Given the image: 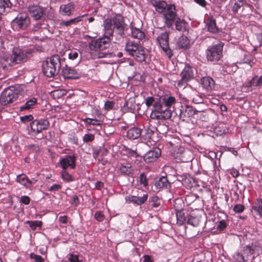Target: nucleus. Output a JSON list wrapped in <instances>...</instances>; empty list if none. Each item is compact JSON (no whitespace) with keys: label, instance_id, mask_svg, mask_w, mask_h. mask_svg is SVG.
I'll return each mask as SVG.
<instances>
[{"label":"nucleus","instance_id":"1","mask_svg":"<svg viewBox=\"0 0 262 262\" xmlns=\"http://www.w3.org/2000/svg\"><path fill=\"white\" fill-rule=\"evenodd\" d=\"M152 5L156 10L162 14V18L165 26L168 28L173 29L174 23L176 29L179 31L186 30L187 22L183 19L177 17L176 6L173 4H167L164 1H155Z\"/></svg>","mask_w":262,"mask_h":262},{"label":"nucleus","instance_id":"2","mask_svg":"<svg viewBox=\"0 0 262 262\" xmlns=\"http://www.w3.org/2000/svg\"><path fill=\"white\" fill-rule=\"evenodd\" d=\"M103 25L105 35L97 39L91 40L88 45L90 54L94 59L106 57L107 54L102 51L110 47L111 42L110 37L113 36L115 28L112 19L110 18L104 19Z\"/></svg>","mask_w":262,"mask_h":262},{"label":"nucleus","instance_id":"3","mask_svg":"<svg viewBox=\"0 0 262 262\" xmlns=\"http://www.w3.org/2000/svg\"><path fill=\"white\" fill-rule=\"evenodd\" d=\"M177 102L174 96L164 95L158 98L154 104V111L157 112L156 117L158 119H167L171 118L172 112L170 108Z\"/></svg>","mask_w":262,"mask_h":262},{"label":"nucleus","instance_id":"4","mask_svg":"<svg viewBox=\"0 0 262 262\" xmlns=\"http://www.w3.org/2000/svg\"><path fill=\"white\" fill-rule=\"evenodd\" d=\"M62 61L58 55H54L47 59L42 64V72L45 76L51 77L59 73Z\"/></svg>","mask_w":262,"mask_h":262},{"label":"nucleus","instance_id":"5","mask_svg":"<svg viewBox=\"0 0 262 262\" xmlns=\"http://www.w3.org/2000/svg\"><path fill=\"white\" fill-rule=\"evenodd\" d=\"M18 91L14 88H9L4 90L0 96V102L6 105L15 101L18 98Z\"/></svg>","mask_w":262,"mask_h":262},{"label":"nucleus","instance_id":"6","mask_svg":"<svg viewBox=\"0 0 262 262\" xmlns=\"http://www.w3.org/2000/svg\"><path fill=\"white\" fill-rule=\"evenodd\" d=\"M223 45L221 43L213 45L207 49L206 55L208 60L217 61L222 56Z\"/></svg>","mask_w":262,"mask_h":262},{"label":"nucleus","instance_id":"7","mask_svg":"<svg viewBox=\"0 0 262 262\" xmlns=\"http://www.w3.org/2000/svg\"><path fill=\"white\" fill-rule=\"evenodd\" d=\"M160 47L169 58L172 56V52L169 46V34L167 32L161 33L157 38Z\"/></svg>","mask_w":262,"mask_h":262},{"label":"nucleus","instance_id":"8","mask_svg":"<svg viewBox=\"0 0 262 262\" xmlns=\"http://www.w3.org/2000/svg\"><path fill=\"white\" fill-rule=\"evenodd\" d=\"M12 24L16 28L25 30L30 25V19L27 13H20L12 20Z\"/></svg>","mask_w":262,"mask_h":262},{"label":"nucleus","instance_id":"9","mask_svg":"<svg viewBox=\"0 0 262 262\" xmlns=\"http://www.w3.org/2000/svg\"><path fill=\"white\" fill-rule=\"evenodd\" d=\"M49 126V122L47 119H36L31 123V128L32 132L36 134H39L42 130L47 129Z\"/></svg>","mask_w":262,"mask_h":262},{"label":"nucleus","instance_id":"10","mask_svg":"<svg viewBox=\"0 0 262 262\" xmlns=\"http://www.w3.org/2000/svg\"><path fill=\"white\" fill-rule=\"evenodd\" d=\"M181 79L179 81L178 85L182 87L184 84L193 78V72L192 68L189 66H186L181 73Z\"/></svg>","mask_w":262,"mask_h":262},{"label":"nucleus","instance_id":"11","mask_svg":"<svg viewBox=\"0 0 262 262\" xmlns=\"http://www.w3.org/2000/svg\"><path fill=\"white\" fill-rule=\"evenodd\" d=\"M186 95L188 99L191 100L194 103H201L203 101L204 95L200 94L191 87L186 90Z\"/></svg>","mask_w":262,"mask_h":262},{"label":"nucleus","instance_id":"12","mask_svg":"<svg viewBox=\"0 0 262 262\" xmlns=\"http://www.w3.org/2000/svg\"><path fill=\"white\" fill-rule=\"evenodd\" d=\"M26 55L19 50L16 49L13 52L11 57L7 59L9 66H13L14 64H17L21 61H26Z\"/></svg>","mask_w":262,"mask_h":262},{"label":"nucleus","instance_id":"13","mask_svg":"<svg viewBox=\"0 0 262 262\" xmlns=\"http://www.w3.org/2000/svg\"><path fill=\"white\" fill-rule=\"evenodd\" d=\"M111 19L117 33L120 35L124 34L125 24L122 16L116 15Z\"/></svg>","mask_w":262,"mask_h":262},{"label":"nucleus","instance_id":"14","mask_svg":"<svg viewBox=\"0 0 262 262\" xmlns=\"http://www.w3.org/2000/svg\"><path fill=\"white\" fill-rule=\"evenodd\" d=\"M75 161L76 158L74 156H66L60 159L59 165L64 170H66L69 167L74 169L76 166Z\"/></svg>","mask_w":262,"mask_h":262},{"label":"nucleus","instance_id":"15","mask_svg":"<svg viewBox=\"0 0 262 262\" xmlns=\"http://www.w3.org/2000/svg\"><path fill=\"white\" fill-rule=\"evenodd\" d=\"M31 16L35 20L41 19L45 15V10L38 6H32L29 8Z\"/></svg>","mask_w":262,"mask_h":262},{"label":"nucleus","instance_id":"16","mask_svg":"<svg viewBox=\"0 0 262 262\" xmlns=\"http://www.w3.org/2000/svg\"><path fill=\"white\" fill-rule=\"evenodd\" d=\"M148 199L147 193L143 194L142 196H137L135 195H129L126 197V201L129 203H133L137 205H141L143 204Z\"/></svg>","mask_w":262,"mask_h":262},{"label":"nucleus","instance_id":"17","mask_svg":"<svg viewBox=\"0 0 262 262\" xmlns=\"http://www.w3.org/2000/svg\"><path fill=\"white\" fill-rule=\"evenodd\" d=\"M161 155L159 148L151 150L147 152L143 157L144 161L146 163H151L155 161Z\"/></svg>","mask_w":262,"mask_h":262},{"label":"nucleus","instance_id":"18","mask_svg":"<svg viewBox=\"0 0 262 262\" xmlns=\"http://www.w3.org/2000/svg\"><path fill=\"white\" fill-rule=\"evenodd\" d=\"M62 73L65 78L77 79L79 77V74L76 70L67 65L63 67Z\"/></svg>","mask_w":262,"mask_h":262},{"label":"nucleus","instance_id":"19","mask_svg":"<svg viewBox=\"0 0 262 262\" xmlns=\"http://www.w3.org/2000/svg\"><path fill=\"white\" fill-rule=\"evenodd\" d=\"M74 8V4L73 3H70L67 4L61 5L60 7L59 11L62 15L70 16Z\"/></svg>","mask_w":262,"mask_h":262},{"label":"nucleus","instance_id":"20","mask_svg":"<svg viewBox=\"0 0 262 262\" xmlns=\"http://www.w3.org/2000/svg\"><path fill=\"white\" fill-rule=\"evenodd\" d=\"M141 47L142 46L139 43L128 40L126 43L125 49L128 54L132 56L133 53Z\"/></svg>","mask_w":262,"mask_h":262},{"label":"nucleus","instance_id":"21","mask_svg":"<svg viewBox=\"0 0 262 262\" xmlns=\"http://www.w3.org/2000/svg\"><path fill=\"white\" fill-rule=\"evenodd\" d=\"M146 54L144 49L143 47L139 48L132 56L138 62H142L145 60Z\"/></svg>","mask_w":262,"mask_h":262},{"label":"nucleus","instance_id":"22","mask_svg":"<svg viewBox=\"0 0 262 262\" xmlns=\"http://www.w3.org/2000/svg\"><path fill=\"white\" fill-rule=\"evenodd\" d=\"M202 222V216L199 214L192 213L187 220V223L193 227L198 226Z\"/></svg>","mask_w":262,"mask_h":262},{"label":"nucleus","instance_id":"23","mask_svg":"<svg viewBox=\"0 0 262 262\" xmlns=\"http://www.w3.org/2000/svg\"><path fill=\"white\" fill-rule=\"evenodd\" d=\"M141 135V130L137 127H133L127 132V137L132 140L138 138Z\"/></svg>","mask_w":262,"mask_h":262},{"label":"nucleus","instance_id":"24","mask_svg":"<svg viewBox=\"0 0 262 262\" xmlns=\"http://www.w3.org/2000/svg\"><path fill=\"white\" fill-rule=\"evenodd\" d=\"M201 84L206 90H211L214 86V81L210 77H205L201 79Z\"/></svg>","mask_w":262,"mask_h":262},{"label":"nucleus","instance_id":"25","mask_svg":"<svg viewBox=\"0 0 262 262\" xmlns=\"http://www.w3.org/2000/svg\"><path fill=\"white\" fill-rule=\"evenodd\" d=\"M120 170L122 174L126 176H130L134 171V169L131 164L128 163L121 164L120 167Z\"/></svg>","mask_w":262,"mask_h":262},{"label":"nucleus","instance_id":"26","mask_svg":"<svg viewBox=\"0 0 262 262\" xmlns=\"http://www.w3.org/2000/svg\"><path fill=\"white\" fill-rule=\"evenodd\" d=\"M131 35L132 37L138 39H143L145 37L144 32L133 26H131Z\"/></svg>","mask_w":262,"mask_h":262},{"label":"nucleus","instance_id":"27","mask_svg":"<svg viewBox=\"0 0 262 262\" xmlns=\"http://www.w3.org/2000/svg\"><path fill=\"white\" fill-rule=\"evenodd\" d=\"M169 185V182L166 177H162L155 182V187L156 189L160 190L164 188H167Z\"/></svg>","mask_w":262,"mask_h":262},{"label":"nucleus","instance_id":"28","mask_svg":"<svg viewBox=\"0 0 262 262\" xmlns=\"http://www.w3.org/2000/svg\"><path fill=\"white\" fill-rule=\"evenodd\" d=\"M177 44L180 49H187L190 47V41L186 36H182L179 37Z\"/></svg>","mask_w":262,"mask_h":262},{"label":"nucleus","instance_id":"29","mask_svg":"<svg viewBox=\"0 0 262 262\" xmlns=\"http://www.w3.org/2000/svg\"><path fill=\"white\" fill-rule=\"evenodd\" d=\"M16 180L17 182L26 187H30L32 184V182L24 174L17 176Z\"/></svg>","mask_w":262,"mask_h":262},{"label":"nucleus","instance_id":"30","mask_svg":"<svg viewBox=\"0 0 262 262\" xmlns=\"http://www.w3.org/2000/svg\"><path fill=\"white\" fill-rule=\"evenodd\" d=\"M85 15L78 16L76 18H74L73 19H71L67 21H61L59 23V26L61 27L66 26L68 27L69 26H71V25H75L77 24V23L80 21L82 20V17H84Z\"/></svg>","mask_w":262,"mask_h":262},{"label":"nucleus","instance_id":"31","mask_svg":"<svg viewBox=\"0 0 262 262\" xmlns=\"http://www.w3.org/2000/svg\"><path fill=\"white\" fill-rule=\"evenodd\" d=\"M206 27L207 28L208 31L211 33H215L218 31L215 20L212 18L209 19L206 23Z\"/></svg>","mask_w":262,"mask_h":262},{"label":"nucleus","instance_id":"32","mask_svg":"<svg viewBox=\"0 0 262 262\" xmlns=\"http://www.w3.org/2000/svg\"><path fill=\"white\" fill-rule=\"evenodd\" d=\"M199 111L194 110L192 106L186 105L182 114L185 117H190L194 115Z\"/></svg>","mask_w":262,"mask_h":262},{"label":"nucleus","instance_id":"33","mask_svg":"<svg viewBox=\"0 0 262 262\" xmlns=\"http://www.w3.org/2000/svg\"><path fill=\"white\" fill-rule=\"evenodd\" d=\"M36 98H32L31 99L27 101L24 105L21 106L20 107V111H23L25 110H29L32 107V106L36 104Z\"/></svg>","mask_w":262,"mask_h":262},{"label":"nucleus","instance_id":"34","mask_svg":"<svg viewBox=\"0 0 262 262\" xmlns=\"http://www.w3.org/2000/svg\"><path fill=\"white\" fill-rule=\"evenodd\" d=\"M27 223L33 230H36L38 227L40 228L42 225V222L39 221H28Z\"/></svg>","mask_w":262,"mask_h":262},{"label":"nucleus","instance_id":"35","mask_svg":"<svg viewBox=\"0 0 262 262\" xmlns=\"http://www.w3.org/2000/svg\"><path fill=\"white\" fill-rule=\"evenodd\" d=\"M253 209L256 211L258 214L262 216V200H257Z\"/></svg>","mask_w":262,"mask_h":262},{"label":"nucleus","instance_id":"36","mask_svg":"<svg viewBox=\"0 0 262 262\" xmlns=\"http://www.w3.org/2000/svg\"><path fill=\"white\" fill-rule=\"evenodd\" d=\"M150 202L151 203V206L157 208L160 205V201L159 198L156 196H152L150 200Z\"/></svg>","mask_w":262,"mask_h":262},{"label":"nucleus","instance_id":"37","mask_svg":"<svg viewBox=\"0 0 262 262\" xmlns=\"http://www.w3.org/2000/svg\"><path fill=\"white\" fill-rule=\"evenodd\" d=\"M61 177L62 179L67 182L72 181V177L71 174H70L66 170L63 169L61 172Z\"/></svg>","mask_w":262,"mask_h":262},{"label":"nucleus","instance_id":"38","mask_svg":"<svg viewBox=\"0 0 262 262\" xmlns=\"http://www.w3.org/2000/svg\"><path fill=\"white\" fill-rule=\"evenodd\" d=\"M157 100H158V99H156L154 97H153L152 96L147 97L145 99V103L147 107H149V106H150L151 105L154 106V104L155 102Z\"/></svg>","mask_w":262,"mask_h":262},{"label":"nucleus","instance_id":"39","mask_svg":"<svg viewBox=\"0 0 262 262\" xmlns=\"http://www.w3.org/2000/svg\"><path fill=\"white\" fill-rule=\"evenodd\" d=\"M30 258L32 259H34L35 262H44V259L39 255H37L34 254V253H31L30 254Z\"/></svg>","mask_w":262,"mask_h":262},{"label":"nucleus","instance_id":"40","mask_svg":"<svg viewBox=\"0 0 262 262\" xmlns=\"http://www.w3.org/2000/svg\"><path fill=\"white\" fill-rule=\"evenodd\" d=\"M115 103L114 101H106L104 106V108L106 111H110L114 108Z\"/></svg>","mask_w":262,"mask_h":262},{"label":"nucleus","instance_id":"41","mask_svg":"<svg viewBox=\"0 0 262 262\" xmlns=\"http://www.w3.org/2000/svg\"><path fill=\"white\" fill-rule=\"evenodd\" d=\"M95 136L92 134H85L83 137V141L84 142H92L94 140Z\"/></svg>","mask_w":262,"mask_h":262},{"label":"nucleus","instance_id":"42","mask_svg":"<svg viewBox=\"0 0 262 262\" xmlns=\"http://www.w3.org/2000/svg\"><path fill=\"white\" fill-rule=\"evenodd\" d=\"M140 182L141 184H142L144 187H146L148 185L147 179L146 176L144 173H142L140 176Z\"/></svg>","mask_w":262,"mask_h":262},{"label":"nucleus","instance_id":"43","mask_svg":"<svg viewBox=\"0 0 262 262\" xmlns=\"http://www.w3.org/2000/svg\"><path fill=\"white\" fill-rule=\"evenodd\" d=\"M20 119L22 122L26 123L33 120V117L32 115H26L20 117Z\"/></svg>","mask_w":262,"mask_h":262},{"label":"nucleus","instance_id":"44","mask_svg":"<svg viewBox=\"0 0 262 262\" xmlns=\"http://www.w3.org/2000/svg\"><path fill=\"white\" fill-rule=\"evenodd\" d=\"M95 219L98 222H102L104 219V214L101 211H97L94 215Z\"/></svg>","mask_w":262,"mask_h":262},{"label":"nucleus","instance_id":"45","mask_svg":"<svg viewBox=\"0 0 262 262\" xmlns=\"http://www.w3.org/2000/svg\"><path fill=\"white\" fill-rule=\"evenodd\" d=\"M126 152L128 156L136 158L140 155L137 152L136 150L131 149L130 148L126 149Z\"/></svg>","mask_w":262,"mask_h":262},{"label":"nucleus","instance_id":"46","mask_svg":"<svg viewBox=\"0 0 262 262\" xmlns=\"http://www.w3.org/2000/svg\"><path fill=\"white\" fill-rule=\"evenodd\" d=\"M244 206L242 204H237L234 208L233 210L236 213H241L244 210Z\"/></svg>","mask_w":262,"mask_h":262},{"label":"nucleus","instance_id":"47","mask_svg":"<svg viewBox=\"0 0 262 262\" xmlns=\"http://www.w3.org/2000/svg\"><path fill=\"white\" fill-rule=\"evenodd\" d=\"M146 133L144 135L145 138L147 140H150L151 139V136L154 134V132L150 129V128H148L145 129Z\"/></svg>","mask_w":262,"mask_h":262},{"label":"nucleus","instance_id":"48","mask_svg":"<svg viewBox=\"0 0 262 262\" xmlns=\"http://www.w3.org/2000/svg\"><path fill=\"white\" fill-rule=\"evenodd\" d=\"M78 56V53L76 51H71L68 54L69 58L72 60L76 59Z\"/></svg>","mask_w":262,"mask_h":262},{"label":"nucleus","instance_id":"49","mask_svg":"<svg viewBox=\"0 0 262 262\" xmlns=\"http://www.w3.org/2000/svg\"><path fill=\"white\" fill-rule=\"evenodd\" d=\"M244 251L247 255H251L253 254L254 250L251 246H246L244 248Z\"/></svg>","mask_w":262,"mask_h":262},{"label":"nucleus","instance_id":"50","mask_svg":"<svg viewBox=\"0 0 262 262\" xmlns=\"http://www.w3.org/2000/svg\"><path fill=\"white\" fill-rule=\"evenodd\" d=\"M244 5L242 3L235 2L232 8V10L234 13L237 12L239 9Z\"/></svg>","mask_w":262,"mask_h":262},{"label":"nucleus","instance_id":"51","mask_svg":"<svg viewBox=\"0 0 262 262\" xmlns=\"http://www.w3.org/2000/svg\"><path fill=\"white\" fill-rule=\"evenodd\" d=\"M227 227V224L224 220L220 222L219 224L217 226V229L220 230H223Z\"/></svg>","mask_w":262,"mask_h":262},{"label":"nucleus","instance_id":"52","mask_svg":"<svg viewBox=\"0 0 262 262\" xmlns=\"http://www.w3.org/2000/svg\"><path fill=\"white\" fill-rule=\"evenodd\" d=\"M61 187L60 184H54L49 188L50 191H57Z\"/></svg>","mask_w":262,"mask_h":262},{"label":"nucleus","instance_id":"53","mask_svg":"<svg viewBox=\"0 0 262 262\" xmlns=\"http://www.w3.org/2000/svg\"><path fill=\"white\" fill-rule=\"evenodd\" d=\"M68 259L71 262H79L78 256L76 255L70 254Z\"/></svg>","mask_w":262,"mask_h":262},{"label":"nucleus","instance_id":"54","mask_svg":"<svg viewBox=\"0 0 262 262\" xmlns=\"http://www.w3.org/2000/svg\"><path fill=\"white\" fill-rule=\"evenodd\" d=\"M20 201L22 203L26 205H28L30 203V198L28 196H23L21 197Z\"/></svg>","mask_w":262,"mask_h":262},{"label":"nucleus","instance_id":"55","mask_svg":"<svg viewBox=\"0 0 262 262\" xmlns=\"http://www.w3.org/2000/svg\"><path fill=\"white\" fill-rule=\"evenodd\" d=\"M184 213L182 212L181 211H178L177 213V217L178 220L183 221L185 220V217L184 216Z\"/></svg>","mask_w":262,"mask_h":262},{"label":"nucleus","instance_id":"56","mask_svg":"<svg viewBox=\"0 0 262 262\" xmlns=\"http://www.w3.org/2000/svg\"><path fill=\"white\" fill-rule=\"evenodd\" d=\"M59 221L63 224H66L68 222V217L67 215L61 216L59 217Z\"/></svg>","mask_w":262,"mask_h":262},{"label":"nucleus","instance_id":"57","mask_svg":"<svg viewBox=\"0 0 262 262\" xmlns=\"http://www.w3.org/2000/svg\"><path fill=\"white\" fill-rule=\"evenodd\" d=\"M104 186V184L102 182L98 181L95 183V188L98 190L101 189Z\"/></svg>","mask_w":262,"mask_h":262},{"label":"nucleus","instance_id":"58","mask_svg":"<svg viewBox=\"0 0 262 262\" xmlns=\"http://www.w3.org/2000/svg\"><path fill=\"white\" fill-rule=\"evenodd\" d=\"M79 203V199L77 195H74L73 196V201L72 202V204L75 206H77Z\"/></svg>","mask_w":262,"mask_h":262},{"label":"nucleus","instance_id":"59","mask_svg":"<svg viewBox=\"0 0 262 262\" xmlns=\"http://www.w3.org/2000/svg\"><path fill=\"white\" fill-rule=\"evenodd\" d=\"M194 1L200 5L204 7L206 5L205 0H194Z\"/></svg>","mask_w":262,"mask_h":262},{"label":"nucleus","instance_id":"60","mask_svg":"<svg viewBox=\"0 0 262 262\" xmlns=\"http://www.w3.org/2000/svg\"><path fill=\"white\" fill-rule=\"evenodd\" d=\"M143 258L144 259H143V262H152L151 257L149 255L144 256Z\"/></svg>","mask_w":262,"mask_h":262},{"label":"nucleus","instance_id":"61","mask_svg":"<svg viewBox=\"0 0 262 262\" xmlns=\"http://www.w3.org/2000/svg\"><path fill=\"white\" fill-rule=\"evenodd\" d=\"M42 24L40 23H37L36 24L34 25L33 27V30L34 31H37L38 30L41 26Z\"/></svg>","mask_w":262,"mask_h":262},{"label":"nucleus","instance_id":"62","mask_svg":"<svg viewBox=\"0 0 262 262\" xmlns=\"http://www.w3.org/2000/svg\"><path fill=\"white\" fill-rule=\"evenodd\" d=\"M92 122L93 125H100L101 124L100 121L97 119H92Z\"/></svg>","mask_w":262,"mask_h":262},{"label":"nucleus","instance_id":"63","mask_svg":"<svg viewBox=\"0 0 262 262\" xmlns=\"http://www.w3.org/2000/svg\"><path fill=\"white\" fill-rule=\"evenodd\" d=\"M257 38L260 43L262 45V32L257 35Z\"/></svg>","mask_w":262,"mask_h":262},{"label":"nucleus","instance_id":"64","mask_svg":"<svg viewBox=\"0 0 262 262\" xmlns=\"http://www.w3.org/2000/svg\"><path fill=\"white\" fill-rule=\"evenodd\" d=\"M262 84V76H261L257 81L256 85H260Z\"/></svg>","mask_w":262,"mask_h":262}]
</instances>
